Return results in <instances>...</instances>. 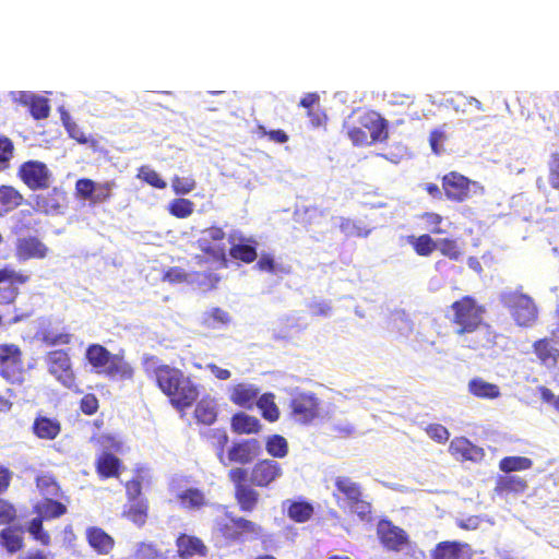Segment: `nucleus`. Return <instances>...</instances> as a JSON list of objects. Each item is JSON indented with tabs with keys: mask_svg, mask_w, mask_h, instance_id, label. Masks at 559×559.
<instances>
[{
	"mask_svg": "<svg viewBox=\"0 0 559 559\" xmlns=\"http://www.w3.org/2000/svg\"><path fill=\"white\" fill-rule=\"evenodd\" d=\"M27 108L35 120L46 119L50 114L48 99L39 95L34 96Z\"/></svg>",
	"mask_w": 559,
	"mask_h": 559,
	"instance_id": "obj_45",
	"label": "nucleus"
},
{
	"mask_svg": "<svg viewBox=\"0 0 559 559\" xmlns=\"http://www.w3.org/2000/svg\"><path fill=\"white\" fill-rule=\"evenodd\" d=\"M23 354L19 345L0 344V376L14 382L22 372Z\"/></svg>",
	"mask_w": 559,
	"mask_h": 559,
	"instance_id": "obj_14",
	"label": "nucleus"
},
{
	"mask_svg": "<svg viewBox=\"0 0 559 559\" xmlns=\"http://www.w3.org/2000/svg\"><path fill=\"white\" fill-rule=\"evenodd\" d=\"M261 452V444L255 439L247 440L242 443L235 444L228 454H259Z\"/></svg>",
	"mask_w": 559,
	"mask_h": 559,
	"instance_id": "obj_58",
	"label": "nucleus"
},
{
	"mask_svg": "<svg viewBox=\"0 0 559 559\" xmlns=\"http://www.w3.org/2000/svg\"><path fill=\"white\" fill-rule=\"evenodd\" d=\"M62 193L57 189L50 192L37 194L33 198V207L45 214H55L61 210Z\"/></svg>",
	"mask_w": 559,
	"mask_h": 559,
	"instance_id": "obj_27",
	"label": "nucleus"
},
{
	"mask_svg": "<svg viewBox=\"0 0 559 559\" xmlns=\"http://www.w3.org/2000/svg\"><path fill=\"white\" fill-rule=\"evenodd\" d=\"M142 365L146 376L154 381L164 395H167L180 377L185 374L181 369L160 362L154 355H144Z\"/></svg>",
	"mask_w": 559,
	"mask_h": 559,
	"instance_id": "obj_6",
	"label": "nucleus"
},
{
	"mask_svg": "<svg viewBox=\"0 0 559 559\" xmlns=\"http://www.w3.org/2000/svg\"><path fill=\"white\" fill-rule=\"evenodd\" d=\"M85 536L90 547L93 548L98 555H109L115 548V538L102 527H87Z\"/></svg>",
	"mask_w": 559,
	"mask_h": 559,
	"instance_id": "obj_21",
	"label": "nucleus"
},
{
	"mask_svg": "<svg viewBox=\"0 0 559 559\" xmlns=\"http://www.w3.org/2000/svg\"><path fill=\"white\" fill-rule=\"evenodd\" d=\"M33 433L43 440H53L61 432V423L56 417L37 414L32 425Z\"/></svg>",
	"mask_w": 559,
	"mask_h": 559,
	"instance_id": "obj_22",
	"label": "nucleus"
},
{
	"mask_svg": "<svg viewBox=\"0 0 559 559\" xmlns=\"http://www.w3.org/2000/svg\"><path fill=\"white\" fill-rule=\"evenodd\" d=\"M13 143L7 136H0V171L9 168L10 160L13 157Z\"/></svg>",
	"mask_w": 559,
	"mask_h": 559,
	"instance_id": "obj_55",
	"label": "nucleus"
},
{
	"mask_svg": "<svg viewBox=\"0 0 559 559\" xmlns=\"http://www.w3.org/2000/svg\"><path fill=\"white\" fill-rule=\"evenodd\" d=\"M194 211V203L189 199L178 198L174 199L168 204V212L171 216L176 218H187Z\"/></svg>",
	"mask_w": 559,
	"mask_h": 559,
	"instance_id": "obj_41",
	"label": "nucleus"
},
{
	"mask_svg": "<svg viewBox=\"0 0 559 559\" xmlns=\"http://www.w3.org/2000/svg\"><path fill=\"white\" fill-rule=\"evenodd\" d=\"M197 182L192 177L174 176L171 178L173 191L180 194H188L195 189Z\"/></svg>",
	"mask_w": 559,
	"mask_h": 559,
	"instance_id": "obj_53",
	"label": "nucleus"
},
{
	"mask_svg": "<svg viewBox=\"0 0 559 559\" xmlns=\"http://www.w3.org/2000/svg\"><path fill=\"white\" fill-rule=\"evenodd\" d=\"M426 433L438 443H445L450 438L449 430L441 424H430L425 428Z\"/></svg>",
	"mask_w": 559,
	"mask_h": 559,
	"instance_id": "obj_61",
	"label": "nucleus"
},
{
	"mask_svg": "<svg viewBox=\"0 0 559 559\" xmlns=\"http://www.w3.org/2000/svg\"><path fill=\"white\" fill-rule=\"evenodd\" d=\"M134 556L136 559H164L162 550L152 542L139 543Z\"/></svg>",
	"mask_w": 559,
	"mask_h": 559,
	"instance_id": "obj_49",
	"label": "nucleus"
},
{
	"mask_svg": "<svg viewBox=\"0 0 559 559\" xmlns=\"http://www.w3.org/2000/svg\"><path fill=\"white\" fill-rule=\"evenodd\" d=\"M437 250H439L442 255L449 258L452 261H457L462 257V249L459 242L453 238L438 239Z\"/></svg>",
	"mask_w": 559,
	"mask_h": 559,
	"instance_id": "obj_43",
	"label": "nucleus"
},
{
	"mask_svg": "<svg viewBox=\"0 0 559 559\" xmlns=\"http://www.w3.org/2000/svg\"><path fill=\"white\" fill-rule=\"evenodd\" d=\"M528 484L525 479L514 475H500L496 480L495 492L500 497L520 495L527 490Z\"/></svg>",
	"mask_w": 559,
	"mask_h": 559,
	"instance_id": "obj_23",
	"label": "nucleus"
},
{
	"mask_svg": "<svg viewBox=\"0 0 559 559\" xmlns=\"http://www.w3.org/2000/svg\"><path fill=\"white\" fill-rule=\"evenodd\" d=\"M16 520L15 506L7 499L0 498V525H12Z\"/></svg>",
	"mask_w": 559,
	"mask_h": 559,
	"instance_id": "obj_52",
	"label": "nucleus"
},
{
	"mask_svg": "<svg viewBox=\"0 0 559 559\" xmlns=\"http://www.w3.org/2000/svg\"><path fill=\"white\" fill-rule=\"evenodd\" d=\"M467 390L471 395L480 400H496L501 395L498 384L488 382L480 377L472 378L468 381Z\"/></svg>",
	"mask_w": 559,
	"mask_h": 559,
	"instance_id": "obj_25",
	"label": "nucleus"
},
{
	"mask_svg": "<svg viewBox=\"0 0 559 559\" xmlns=\"http://www.w3.org/2000/svg\"><path fill=\"white\" fill-rule=\"evenodd\" d=\"M407 241L419 257H429L437 250V241L429 234L408 236Z\"/></svg>",
	"mask_w": 559,
	"mask_h": 559,
	"instance_id": "obj_38",
	"label": "nucleus"
},
{
	"mask_svg": "<svg viewBox=\"0 0 559 559\" xmlns=\"http://www.w3.org/2000/svg\"><path fill=\"white\" fill-rule=\"evenodd\" d=\"M99 408V401L93 393H86L80 401V411L87 416H92L97 413Z\"/></svg>",
	"mask_w": 559,
	"mask_h": 559,
	"instance_id": "obj_63",
	"label": "nucleus"
},
{
	"mask_svg": "<svg viewBox=\"0 0 559 559\" xmlns=\"http://www.w3.org/2000/svg\"><path fill=\"white\" fill-rule=\"evenodd\" d=\"M338 227L346 237H367L370 233L369 229L357 222L345 217L341 218Z\"/></svg>",
	"mask_w": 559,
	"mask_h": 559,
	"instance_id": "obj_47",
	"label": "nucleus"
},
{
	"mask_svg": "<svg viewBox=\"0 0 559 559\" xmlns=\"http://www.w3.org/2000/svg\"><path fill=\"white\" fill-rule=\"evenodd\" d=\"M486 312V306L472 295L461 296L449 306L447 318L453 332L471 350H490L497 346L500 334L485 321Z\"/></svg>",
	"mask_w": 559,
	"mask_h": 559,
	"instance_id": "obj_1",
	"label": "nucleus"
},
{
	"mask_svg": "<svg viewBox=\"0 0 559 559\" xmlns=\"http://www.w3.org/2000/svg\"><path fill=\"white\" fill-rule=\"evenodd\" d=\"M334 485L336 491L333 497L340 508L353 507L354 500L362 493L360 487L345 476L336 477Z\"/></svg>",
	"mask_w": 559,
	"mask_h": 559,
	"instance_id": "obj_19",
	"label": "nucleus"
},
{
	"mask_svg": "<svg viewBox=\"0 0 559 559\" xmlns=\"http://www.w3.org/2000/svg\"><path fill=\"white\" fill-rule=\"evenodd\" d=\"M548 180L552 189L559 191V153L550 154L548 162Z\"/></svg>",
	"mask_w": 559,
	"mask_h": 559,
	"instance_id": "obj_60",
	"label": "nucleus"
},
{
	"mask_svg": "<svg viewBox=\"0 0 559 559\" xmlns=\"http://www.w3.org/2000/svg\"><path fill=\"white\" fill-rule=\"evenodd\" d=\"M501 302L520 328H532L538 321L539 310L534 298L515 289L501 295Z\"/></svg>",
	"mask_w": 559,
	"mask_h": 559,
	"instance_id": "obj_4",
	"label": "nucleus"
},
{
	"mask_svg": "<svg viewBox=\"0 0 559 559\" xmlns=\"http://www.w3.org/2000/svg\"><path fill=\"white\" fill-rule=\"evenodd\" d=\"M281 475L280 465L273 460H261L250 473V481L257 487H266Z\"/></svg>",
	"mask_w": 559,
	"mask_h": 559,
	"instance_id": "obj_18",
	"label": "nucleus"
},
{
	"mask_svg": "<svg viewBox=\"0 0 559 559\" xmlns=\"http://www.w3.org/2000/svg\"><path fill=\"white\" fill-rule=\"evenodd\" d=\"M198 248L217 262H226V250L224 245H213L211 240L202 237L198 240Z\"/></svg>",
	"mask_w": 559,
	"mask_h": 559,
	"instance_id": "obj_42",
	"label": "nucleus"
},
{
	"mask_svg": "<svg viewBox=\"0 0 559 559\" xmlns=\"http://www.w3.org/2000/svg\"><path fill=\"white\" fill-rule=\"evenodd\" d=\"M464 549L469 550L467 544L460 542H440L431 552L432 559H464Z\"/></svg>",
	"mask_w": 559,
	"mask_h": 559,
	"instance_id": "obj_28",
	"label": "nucleus"
},
{
	"mask_svg": "<svg viewBox=\"0 0 559 559\" xmlns=\"http://www.w3.org/2000/svg\"><path fill=\"white\" fill-rule=\"evenodd\" d=\"M115 187L114 181H106L103 183H96V190L93 193V198H91V202L96 203H105L110 200L111 191Z\"/></svg>",
	"mask_w": 559,
	"mask_h": 559,
	"instance_id": "obj_56",
	"label": "nucleus"
},
{
	"mask_svg": "<svg viewBox=\"0 0 559 559\" xmlns=\"http://www.w3.org/2000/svg\"><path fill=\"white\" fill-rule=\"evenodd\" d=\"M24 202L23 194L12 186H0V217L15 210Z\"/></svg>",
	"mask_w": 559,
	"mask_h": 559,
	"instance_id": "obj_30",
	"label": "nucleus"
},
{
	"mask_svg": "<svg viewBox=\"0 0 559 559\" xmlns=\"http://www.w3.org/2000/svg\"><path fill=\"white\" fill-rule=\"evenodd\" d=\"M31 275L16 270L11 264L0 266V306L13 305L19 295L20 286L27 284Z\"/></svg>",
	"mask_w": 559,
	"mask_h": 559,
	"instance_id": "obj_8",
	"label": "nucleus"
},
{
	"mask_svg": "<svg viewBox=\"0 0 559 559\" xmlns=\"http://www.w3.org/2000/svg\"><path fill=\"white\" fill-rule=\"evenodd\" d=\"M260 428V421L254 416L239 412L231 417V429L237 433H254Z\"/></svg>",
	"mask_w": 559,
	"mask_h": 559,
	"instance_id": "obj_35",
	"label": "nucleus"
},
{
	"mask_svg": "<svg viewBox=\"0 0 559 559\" xmlns=\"http://www.w3.org/2000/svg\"><path fill=\"white\" fill-rule=\"evenodd\" d=\"M345 128L347 136L357 146L384 142L389 138L386 120L372 110L362 112L357 122H348Z\"/></svg>",
	"mask_w": 559,
	"mask_h": 559,
	"instance_id": "obj_3",
	"label": "nucleus"
},
{
	"mask_svg": "<svg viewBox=\"0 0 559 559\" xmlns=\"http://www.w3.org/2000/svg\"><path fill=\"white\" fill-rule=\"evenodd\" d=\"M138 178L156 189H164L167 186L166 181L160 178L158 173L148 166L139 168Z\"/></svg>",
	"mask_w": 559,
	"mask_h": 559,
	"instance_id": "obj_50",
	"label": "nucleus"
},
{
	"mask_svg": "<svg viewBox=\"0 0 559 559\" xmlns=\"http://www.w3.org/2000/svg\"><path fill=\"white\" fill-rule=\"evenodd\" d=\"M85 359L97 373L112 380L128 381L134 376V368L122 354H112L105 346L93 343L86 347Z\"/></svg>",
	"mask_w": 559,
	"mask_h": 559,
	"instance_id": "obj_2",
	"label": "nucleus"
},
{
	"mask_svg": "<svg viewBox=\"0 0 559 559\" xmlns=\"http://www.w3.org/2000/svg\"><path fill=\"white\" fill-rule=\"evenodd\" d=\"M73 335L68 332L55 333L46 331L43 333L41 341L45 345L53 347L58 345H69L72 343Z\"/></svg>",
	"mask_w": 559,
	"mask_h": 559,
	"instance_id": "obj_51",
	"label": "nucleus"
},
{
	"mask_svg": "<svg viewBox=\"0 0 559 559\" xmlns=\"http://www.w3.org/2000/svg\"><path fill=\"white\" fill-rule=\"evenodd\" d=\"M199 395L200 392L198 384L193 382L191 377L183 374L166 396L169 399V403L177 411L182 412L191 407L198 400Z\"/></svg>",
	"mask_w": 559,
	"mask_h": 559,
	"instance_id": "obj_13",
	"label": "nucleus"
},
{
	"mask_svg": "<svg viewBox=\"0 0 559 559\" xmlns=\"http://www.w3.org/2000/svg\"><path fill=\"white\" fill-rule=\"evenodd\" d=\"M557 331L551 336L542 337L532 344V349L539 364L548 369H554L559 362V342L556 340Z\"/></svg>",
	"mask_w": 559,
	"mask_h": 559,
	"instance_id": "obj_15",
	"label": "nucleus"
},
{
	"mask_svg": "<svg viewBox=\"0 0 559 559\" xmlns=\"http://www.w3.org/2000/svg\"><path fill=\"white\" fill-rule=\"evenodd\" d=\"M17 177L31 190H46L50 187L51 171L39 160H26L17 169Z\"/></svg>",
	"mask_w": 559,
	"mask_h": 559,
	"instance_id": "obj_10",
	"label": "nucleus"
},
{
	"mask_svg": "<svg viewBox=\"0 0 559 559\" xmlns=\"http://www.w3.org/2000/svg\"><path fill=\"white\" fill-rule=\"evenodd\" d=\"M33 511L37 514V518L50 521L64 515L68 512V508L64 503L52 498H44L34 506Z\"/></svg>",
	"mask_w": 559,
	"mask_h": 559,
	"instance_id": "obj_26",
	"label": "nucleus"
},
{
	"mask_svg": "<svg viewBox=\"0 0 559 559\" xmlns=\"http://www.w3.org/2000/svg\"><path fill=\"white\" fill-rule=\"evenodd\" d=\"M235 500L242 512H252L258 507L260 493L250 486H238L234 492Z\"/></svg>",
	"mask_w": 559,
	"mask_h": 559,
	"instance_id": "obj_32",
	"label": "nucleus"
},
{
	"mask_svg": "<svg viewBox=\"0 0 559 559\" xmlns=\"http://www.w3.org/2000/svg\"><path fill=\"white\" fill-rule=\"evenodd\" d=\"M150 503L147 499L129 501L122 510V518L138 527H143L148 519Z\"/></svg>",
	"mask_w": 559,
	"mask_h": 559,
	"instance_id": "obj_24",
	"label": "nucleus"
},
{
	"mask_svg": "<svg viewBox=\"0 0 559 559\" xmlns=\"http://www.w3.org/2000/svg\"><path fill=\"white\" fill-rule=\"evenodd\" d=\"M120 465L118 456H98L96 469L102 478L117 477Z\"/></svg>",
	"mask_w": 559,
	"mask_h": 559,
	"instance_id": "obj_40",
	"label": "nucleus"
},
{
	"mask_svg": "<svg viewBox=\"0 0 559 559\" xmlns=\"http://www.w3.org/2000/svg\"><path fill=\"white\" fill-rule=\"evenodd\" d=\"M96 190V182L88 178H81L75 182L76 194L83 200H91Z\"/></svg>",
	"mask_w": 559,
	"mask_h": 559,
	"instance_id": "obj_62",
	"label": "nucleus"
},
{
	"mask_svg": "<svg viewBox=\"0 0 559 559\" xmlns=\"http://www.w3.org/2000/svg\"><path fill=\"white\" fill-rule=\"evenodd\" d=\"M127 502L145 499L142 497V479L133 477L124 484Z\"/></svg>",
	"mask_w": 559,
	"mask_h": 559,
	"instance_id": "obj_59",
	"label": "nucleus"
},
{
	"mask_svg": "<svg viewBox=\"0 0 559 559\" xmlns=\"http://www.w3.org/2000/svg\"><path fill=\"white\" fill-rule=\"evenodd\" d=\"M49 253V248L36 236L19 238L15 242V258L20 262L43 260Z\"/></svg>",
	"mask_w": 559,
	"mask_h": 559,
	"instance_id": "obj_16",
	"label": "nucleus"
},
{
	"mask_svg": "<svg viewBox=\"0 0 559 559\" xmlns=\"http://www.w3.org/2000/svg\"><path fill=\"white\" fill-rule=\"evenodd\" d=\"M260 394L259 388L250 383H236L229 388V401L242 408H252Z\"/></svg>",
	"mask_w": 559,
	"mask_h": 559,
	"instance_id": "obj_20",
	"label": "nucleus"
},
{
	"mask_svg": "<svg viewBox=\"0 0 559 559\" xmlns=\"http://www.w3.org/2000/svg\"><path fill=\"white\" fill-rule=\"evenodd\" d=\"M227 521L219 524L218 531L226 540H255L264 535L263 527L242 516L227 514Z\"/></svg>",
	"mask_w": 559,
	"mask_h": 559,
	"instance_id": "obj_7",
	"label": "nucleus"
},
{
	"mask_svg": "<svg viewBox=\"0 0 559 559\" xmlns=\"http://www.w3.org/2000/svg\"><path fill=\"white\" fill-rule=\"evenodd\" d=\"M377 537L384 549L394 552L402 551L411 543L407 532L388 519L378 522Z\"/></svg>",
	"mask_w": 559,
	"mask_h": 559,
	"instance_id": "obj_11",
	"label": "nucleus"
},
{
	"mask_svg": "<svg viewBox=\"0 0 559 559\" xmlns=\"http://www.w3.org/2000/svg\"><path fill=\"white\" fill-rule=\"evenodd\" d=\"M252 243H236L233 245L229 248V255L235 259L239 260L243 263H252L255 261L258 253L255 248V241L250 239L249 240Z\"/></svg>",
	"mask_w": 559,
	"mask_h": 559,
	"instance_id": "obj_39",
	"label": "nucleus"
},
{
	"mask_svg": "<svg viewBox=\"0 0 559 559\" xmlns=\"http://www.w3.org/2000/svg\"><path fill=\"white\" fill-rule=\"evenodd\" d=\"M36 487L43 496L57 497L60 493V486L50 474H43L36 477Z\"/></svg>",
	"mask_w": 559,
	"mask_h": 559,
	"instance_id": "obj_44",
	"label": "nucleus"
},
{
	"mask_svg": "<svg viewBox=\"0 0 559 559\" xmlns=\"http://www.w3.org/2000/svg\"><path fill=\"white\" fill-rule=\"evenodd\" d=\"M504 472L527 469L532 466V461L526 456H504L499 464Z\"/></svg>",
	"mask_w": 559,
	"mask_h": 559,
	"instance_id": "obj_48",
	"label": "nucleus"
},
{
	"mask_svg": "<svg viewBox=\"0 0 559 559\" xmlns=\"http://www.w3.org/2000/svg\"><path fill=\"white\" fill-rule=\"evenodd\" d=\"M442 191L452 202L462 203L472 197V188L477 183L457 171H450L441 178Z\"/></svg>",
	"mask_w": 559,
	"mask_h": 559,
	"instance_id": "obj_12",
	"label": "nucleus"
},
{
	"mask_svg": "<svg viewBox=\"0 0 559 559\" xmlns=\"http://www.w3.org/2000/svg\"><path fill=\"white\" fill-rule=\"evenodd\" d=\"M175 545L180 559L205 558L209 552L207 546L200 537L187 533H179Z\"/></svg>",
	"mask_w": 559,
	"mask_h": 559,
	"instance_id": "obj_17",
	"label": "nucleus"
},
{
	"mask_svg": "<svg viewBox=\"0 0 559 559\" xmlns=\"http://www.w3.org/2000/svg\"><path fill=\"white\" fill-rule=\"evenodd\" d=\"M44 361L48 372L57 382L73 393H82L68 349L50 350L46 353Z\"/></svg>",
	"mask_w": 559,
	"mask_h": 559,
	"instance_id": "obj_5",
	"label": "nucleus"
},
{
	"mask_svg": "<svg viewBox=\"0 0 559 559\" xmlns=\"http://www.w3.org/2000/svg\"><path fill=\"white\" fill-rule=\"evenodd\" d=\"M473 450V444L464 437L454 438L450 444V451L452 454H472Z\"/></svg>",
	"mask_w": 559,
	"mask_h": 559,
	"instance_id": "obj_64",
	"label": "nucleus"
},
{
	"mask_svg": "<svg viewBox=\"0 0 559 559\" xmlns=\"http://www.w3.org/2000/svg\"><path fill=\"white\" fill-rule=\"evenodd\" d=\"M176 498L185 510H200L207 504L204 492L199 488H187L178 492Z\"/></svg>",
	"mask_w": 559,
	"mask_h": 559,
	"instance_id": "obj_29",
	"label": "nucleus"
},
{
	"mask_svg": "<svg viewBox=\"0 0 559 559\" xmlns=\"http://www.w3.org/2000/svg\"><path fill=\"white\" fill-rule=\"evenodd\" d=\"M193 416L199 424L206 426L214 424L217 418L215 402L210 399H202L195 405Z\"/></svg>",
	"mask_w": 559,
	"mask_h": 559,
	"instance_id": "obj_34",
	"label": "nucleus"
},
{
	"mask_svg": "<svg viewBox=\"0 0 559 559\" xmlns=\"http://www.w3.org/2000/svg\"><path fill=\"white\" fill-rule=\"evenodd\" d=\"M162 281L169 284H182L189 281V273L180 266H171L164 271Z\"/></svg>",
	"mask_w": 559,
	"mask_h": 559,
	"instance_id": "obj_54",
	"label": "nucleus"
},
{
	"mask_svg": "<svg viewBox=\"0 0 559 559\" xmlns=\"http://www.w3.org/2000/svg\"><path fill=\"white\" fill-rule=\"evenodd\" d=\"M266 451L269 454H287V440L280 435L271 436L266 441Z\"/></svg>",
	"mask_w": 559,
	"mask_h": 559,
	"instance_id": "obj_57",
	"label": "nucleus"
},
{
	"mask_svg": "<svg viewBox=\"0 0 559 559\" xmlns=\"http://www.w3.org/2000/svg\"><path fill=\"white\" fill-rule=\"evenodd\" d=\"M287 516L296 523H305L309 521L313 513V506L308 501L287 500Z\"/></svg>",
	"mask_w": 559,
	"mask_h": 559,
	"instance_id": "obj_33",
	"label": "nucleus"
},
{
	"mask_svg": "<svg viewBox=\"0 0 559 559\" xmlns=\"http://www.w3.org/2000/svg\"><path fill=\"white\" fill-rule=\"evenodd\" d=\"M44 520L35 516L28 523L27 531L32 537L39 542L43 546H49L51 543L50 534L44 530Z\"/></svg>",
	"mask_w": 559,
	"mask_h": 559,
	"instance_id": "obj_46",
	"label": "nucleus"
},
{
	"mask_svg": "<svg viewBox=\"0 0 559 559\" xmlns=\"http://www.w3.org/2000/svg\"><path fill=\"white\" fill-rule=\"evenodd\" d=\"M320 400L313 392L293 393L289 401L290 417L300 424L307 425L320 414Z\"/></svg>",
	"mask_w": 559,
	"mask_h": 559,
	"instance_id": "obj_9",
	"label": "nucleus"
},
{
	"mask_svg": "<svg viewBox=\"0 0 559 559\" xmlns=\"http://www.w3.org/2000/svg\"><path fill=\"white\" fill-rule=\"evenodd\" d=\"M0 545L7 549L9 554H15L24 548L23 532L20 527L7 525L0 531Z\"/></svg>",
	"mask_w": 559,
	"mask_h": 559,
	"instance_id": "obj_31",
	"label": "nucleus"
},
{
	"mask_svg": "<svg viewBox=\"0 0 559 559\" xmlns=\"http://www.w3.org/2000/svg\"><path fill=\"white\" fill-rule=\"evenodd\" d=\"M92 441L99 454H115L122 448L121 441L110 433L95 435L92 437Z\"/></svg>",
	"mask_w": 559,
	"mask_h": 559,
	"instance_id": "obj_37",
	"label": "nucleus"
},
{
	"mask_svg": "<svg viewBox=\"0 0 559 559\" xmlns=\"http://www.w3.org/2000/svg\"><path fill=\"white\" fill-rule=\"evenodd\" d=\"M255 404L260 409L262 417L265 420L270 423L278 420L281 412L275 403L274 393L267 392L262 394L261 396L258 397Z\"/></svg>",
	"mask_w": 559,
	"mask_h": 559,
	"instance_id": "obj_36",
	"label": "nucleus"
}]
</instances>
